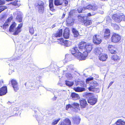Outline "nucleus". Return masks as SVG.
<instances>
[{
  "label": "nucleus",
  "mask_w": 125,
  "mask_h": 125,
  "mask_svg": "<svg viewBox=\"0 0 125 125\" xmlns=\"http://www.w3.org/2000/svg\"><path fill=\"white\" fill-rule=\"evenodd\" d=\"M93 48V45L91 44L87 43L82 42H80L79 45V49L80 51H83V53H82L83 56H85L84 60L88 56V53L90 52L92 50Z\"/></svg>",
  "instance_id": "obj_1"
},
{
  "label": "nucleus",
  "mask_w": 125,
  "mask_h": 125,
  "mask_svg": "<svg viewBox=\"0 0 125 125\" xmlns=\"http://www.w3.org/2000/svg\"><path fill=\"white\" fill-rule=\"evenodd\" d=\"M80 50L77 49L76 47H74L71 50V52L75 57L80 60H84L85 56H83L82 53L79 52Z\"/></svg>",
  "instance_id": "obj_2"
},
{
  "label": "nucleus",
  "mask_w": 125,
  "mask_h": 125,
  "mask_svg": "<svg viewBox=\"0 0 125 125\" xmlns=\"http://www.w3.org/2000/svg\"><path fill=\"white\" fill-rule=\"evenodd\" d=\"M87 17V15L85 14L83 15H80L78 16V18L79 20L84 24V25L88 26L91 25L92 23V21L91 20H86Z\"/></svg>",
  "instance_id": "obj_3"
},
{
  "label": "nucleus",
  "mask_w": 125,
  "mask_h": 125,
  "mask_svg": "<svg viewBox=\"0 0 125 125\" xmlns=\"http://www.w3.org/2000/svg\"><path fill=\"white\" fill-rule=\"evenodd\" d=\"M113 19L117 22H119L122 20L125 21V17L123 13L115 14L112 16Z\"/></svg>",
  "instance_id": "obj_4"
},
{
  "label": "nucleus",
  "mask_w": 125,
  "mask_h": 125,
  "mask_svg": "<svg viewBox=\"0 0 125 125\" xmlns=\"http://www.w3.org/2000/svg\"><path fill=\"white\" fill-rule=\"evenodd\" d=\"M120 36L118 34L113 33L111 38V41L113 42H118L121 39Z\"/></svg>",
  "instance_id": "obj_5"
},
{
  "label": "nucleus",
  "mask_w": 125,
  "mask_h": 125,
  "mask_svg": "<svg viewBox=\"0 0 125 125\" xmlns=\"http://www.w3.org/2000/svg\"><path fill=\"white\" fill-rule=\"evenodd\" d=\"M93 42L95 44H100L102 42L101 37L99 35H94L93 37Z\"/></svg>",
  "instance_id": "obj_6"
},
{
  "label": "nucleus",
  "mask_w": 125,
  "mask_h": 125,
  "mask_svg": "<svg viewBox=\"0 0 125 125\" xmlns=\"http://www.w3.org/2000/svg\"><path fill=\"white\" fill-rule=\"evenodd\" d=\"M17 15L16 19L19 22H21L22 21L23 14L21 12L19 11H17L13 13V15Z\"/></svg>",
  "instance_id": "obj_7"
},
{
  "label": "nucleus",
  "mask_w": 125,
  "mask_h": 125,
  "mask_svg": "<svg viewBox=\"0 0 125 125\" xmlns=\"http://www.w3.org/2000/svg\"><path fill=\"white\" fill-rule=\"evenodd\" d=\"M43 3L41 1H40L38 3V5L37 6L38 12L40 13H42L44 12V6Z\"/></svg>",
  "instance_id": "obj_8"
},
{
  "label": "nucleus",
  "mask_w": 125,
  "mask_h": 125,
  "mask_svg": "<svg viewBox=\"0 0 125 125\" xmlns=\"http://www.w3.org/2000/svg\"><path fill=\"white\" fill-rule=\"evenodd\" d=\"M93 77H90L87 79L86 80V82L87 83H90V86L95 87L98 85V83L97 82L95 81H93L91 82V81L93 80Z\"/></svg>",
  "instance_id": "obj_9"
},
{
  "label": "nucleus",
  "mask_w": 125,
  "mask_h": 125,
  "mask_svg": "<svg viewBox=\"0 0 125 125\" xmlns=\"http://www.w3.org/2000/svg\"><path fill=\"white\" fill-rule=\"evenodd\" d=\"M17 24L15 22H14L10 25L9 31L10 32H13L12 34L14 35H17L14 34L15 32L16 31L17 28H16Z\"/></svg>",
  "instance_id": "obj_10"
},
{
  "label": "nucleus",
  "mask_w": 125,
  "mask_h": 125,
  "mask_svg": "<svg viewBox=\"0 0 125 125\" xmlns=\"http://www.w3.org/2000/svg\"><path fill=\"white\" fill-rule=\"evenodd\" d=\"M12 85L15 91H16L19 89L18 83L15 80L13 79L11 81Z\"/></svg>",
  "instance_id": "obj_11"
},
{
  "label": "nucleus",
  "mask_w": 125,
  "mask_h": 125,
  "mask_svg": "<svg viewBox=\"0 0 125 125\" xmlns=\"http://www.w3.org/2000/svg\"><path fill=\"white\" fill-rule=\"evenodd\" d=\"M108 48L110 52L112 54H115L117 53V49L114 46L109 45Z\"/></svg>",
  "instance_id": "obj_12"
},
{
  "label": "nucleus",
  "mask_w": 125,
  "mask_h": 125,
  "mask_svg": "<svg viewBox=\"0 0 125 125\" xmlns=\"http://www.w3.org/2000/svg\"><path fill=\"white\" fill-rule=\"evenodd\" d=\"M103 51V50L101 47H98L94 48V52L96 55H98L101 54Z\"/></svg>",
  "instance_id": "obj_13"
},
{
  "label": "nucleus",
  "mask_w": 125,
  "mask_h": 125,
  "mask_svg": "<svg viewBox=\"0 0 125 125\" xmlns=\"http://www.w3.org/2000/svg\"><path fill=\"white\" fill-rule=\"evenodd\" d=\"M81 107L82 108H84L87 105L86 101L84 99H81L79 100Z\"/></svg>",
  "instance_id": "obj_14"
},
{
  "label": "nucleus",
  "mask_w": 125,
  "mask_h": 125,
  "mask_svg": "<svg viewBox=\"0 0 125 125\" xmlns=\"http://www.w3.org/2000/svg\"><path fill=\"white\" fill-rule=\"evenodd\" d=\"M98 7L95 5H87L86 7L84 8L85 9L88 10H92L95 11L97 9Z\"/></svg>",
  "instance_id": "obj_15"
},
{
  "label": "nucleus",
  "mask_w": 125,
  "mask_h": 125,
  "mask_svg": "<svg viewBox=\"0 0 125 125\" xmlns=\"http://www.w3.org/2000/svg\"><path fill=\"white\" fill-rule=\"evenodd\" d=\"M62 29H60L59 31L56 33L53 34L52 35V38L53 39L55 37H60L62 34Z\"/></svg>",
  "instance_id": "obj_16"
},
{
  "label": "nucleus",
  "mask_w": 125,
  "mask_h": 125,
  "mask_svg": "<svg viewBox=\"0 0 125 125\" xmlns=\"http://www.w3.org/2000/svg\"><path fill=\"white\" fill-rule=\"evenodd\" d=\"M70 97L72 99L74 100H75L80 98L79 95L75 93H72Z\"/></svg>",
  "instance_id": "obj_17"
},
{
  "label": "nucleus",
  "mask_w": 125,
  "mask_h": 125,
  "mask_svg": "<svg viewBox=\"0 0 125 125\" xmlns=\"http://www.w3.org/2000/svg\"><path fill=\"white\" fill-rule=\"evenodd\" d=\"M7 92V88L6 86H4L0 89V96H2L6 94Z\"/></svg>",
  "instance_id": "obj_18"
},
{
  "label": "nucleus",
  "mask_w": 125,
  "mask_h": 125,
  "mask_svg": "<svg viewBox=\"0 0 125 125\" xmlns=\"http://www.w3.org/2000/svg\"><path fill=\"white\" fill-rule=\"evenodd\" d=\"M107 58V55L105 53H101L99 56V60L103 61H106Z\"/></svg>",
  "instance_id": "obj_19"
},
{
  "label": "nucleus",
  "mask_w": 125,
  "mask_h": 125,
  "mask_svg": "<svg viewBox=\"0 0 125 125\" xmlns=\"http://www.w3.org/2000/svg\"><path fill=\"white\" fill-rule=\"evenodd\" d=\"M110 35V31L108 29H106L104 32V37L106 39H108L109 38Z\"/></svg>",
  "instance_id": "obj_20"
},
{
  "label": "nucleus",
  "mask_w": 125,
  "mask_h": 125,
  "mask_svg": "<svg viewBox=\"0 0 125 125\" xmlns=\"http://www.w3.org/2000/svg\"><path fill=\"white\" fill-rule=\"evenodd\" d=\"M23 24L22 23H21L19 24L17 28V30L15 32L14 34L16 35H18L21 32V28L22 27Z\"/></svg>",
  "instance_id": "obj_21"
},
{
  "label": "nucleus",
  "mask_w": 125,
  "mask_h": 125,
  "mask_svg": "<svg viewBox=\"0 0 125 125\" xmlns=\"http://www.w3.org/2000/svg\"><path fill=\"white\" fill-rule=\"evenodd\" d=\"M63 35L65 39L69 38V31L68 29H65L63 32Z\"/></svg>",
  "instance_id": "obj_22"
},
{
  "label": "nucleus",
  "mask_w": 125,
  "mask_h": 125,
  "mask_svg": "<svg viewBox=\"0 0 125 125\" xmlns=\"http://www.w3.org/2000/svg\"><path fill=\"white\" fill-rule=\"evenodd\" d=\"M87 101L88 103L91 105H94L96 102L97 99L95 98H90Z\"/></svg>",
  "instance_id": "obj_23"
},
{
  "label": "nucleus",
  "mask_w": 125,
  "mask_h": 125,
  "mask_svg": "<svg viewBox=\"0 0 125 125\" xmlns=\"http://www.w3.org/2000/svg\"><path fill=\"white\" fill-rule=\"evenodd\" d=\"M71 122L68 119H66L64 121L61 122L60 125H71Z\"/></svg>",
  "instance_id": "obj_24"
},
{
  "label": "nucleus",
  "mask_w": 125,
  "mask_h": 125,
  "mask_svg": "<svg viewBox=\"0 0 125 125\" xmlns=\"http://www.w3.org/2000/svg\"><path fill=\"white\" fill-rule=\"evenodd\" d=\"M112 59L115 62H118L120 60V58L117 55H114L112 57Z\"/></svg>",
  "instance_id": "obj_25"
},
{
  "label": "nucleus",
  "mask_w": 125,
  "mask_h": 125,
  "mask_svg": "<svg viewBox=\"0 0 125 125\" xmlns=\"http://www.w3.org/2000/svg\"><path fill=\"white\" fill-rule=\"evenodd\" d=\"M64 42V44L63 45L66 47H69L72 44V42L69 41L65 40Z\"/></svg>",
  "instance_id": "obj_26"
},
{
  "label": "nucleus",
  "mask_w": 125,
  "mask_h": 125,
  "mask_svg": "<svg viewBox=\"0 0 125 125\" xmlns=\"http://www.w3.org/2000/svg\"><path fill=\"white\" fill-rule=\"evenodd\" d=\"M54 4L56 6L61 5L62 4V0H55L54 1Z\"/></svg>",
  "instance_id": "obj_27"
},
{
  "label": "nucleus",
  "mask_w": 125,
  "mask_h": 125,
  "mask_svg": "<svg viewBox=\"0 0 125 125\" xmlns=\"http://www.w3.org/2000/svg\"><path fill=\"white\" fill-rule=\"evenodd\" d=\"M13 18V17L12 16H11L6 21L5 23L4 24L8 26V27L9 25V23L12 20Z\"/></svg>",
  "instance_id": "obj_28"
},
{
  "label": "nucleus",
  "mask_w": 125,
  "mask_h": 125,
  "mask_svg": "<svg viewBox=\"0 0 125 125\" xmlns=\"http://www.w3.org/2000/svg\"><path fill=\"white\" fill-rule=\"evenodd\" d=\"M73 120L74 123L76 124H78L80 123V118L79 116H77L76 117L74 118Z\"/></svg>",
  "instance_id": "obj_29"
},
{
  "label": "nucleus",
  "mask_w": 125,
  "mask_h": 125,
  "mask_svg": "<svg viewBox=\"0 0 125 125\" xmlns=\"http://www.w3.org/2000/svg\"><path fill=\"white\" fill-rule=\"evenodd\" d=\"M117 125H125V122L122 120L119 119L116 122Z\"/></svg>",
  "instance_id": "obj_30"
},
{
  "label": "nucleus",
  "mask_w": 125,
  "mask_h": 125,
  "mask_svg": "<svg viewBox=\"0 0 125 125\" xmlns=\"http://www.w3.org/2000/svg\"><path fill=\"white\" fill-rule=\"evenodd\" d=\"M74 90L76 92H81L85 91V89L84 88L77 87L74 88Z\"/></svg>",
  "instance_id": "obj_31"
},
{
  "label": "nucleus",
  "mask_w": 125,
  "mask_h": 125,
  "mask_svg": "<svg viewBox=\"0 0 125 125\" xmlns=\"http://www.w3.org/2000/svg\"><path fill=\"white\" fill-rule=\"evenodd\" d=\"M72 31L74 34V37H77L79 35V33L78 31L75 29H73Z\"/></svg>",
  "instance_id": "obj_32"
},
{
  "label": "nucleus",
  "mask_w": 125,
  "mask_h": 125,
  "mask_svg": "<svg viewBox=\"0 0 125 125\" xmlns=\"http://www.w3.org/2000/svg\"><path fill=\"white\" fill-rule=\"evenodd\" d=\"M66 21L68 24H69L72 23L73 22H74V20L71 18L69 17L66 19Z\"/></svg>",
  "instance_id": "obj_33"
},
{
  "label": "nucleus",
  "mask_w": 125,
  "mask_h": 125,
  "mask_svg": "<svg viewBox=\"0 0 125 125\" xmlns=\"http://www.w3.org/2000/svg\"><path fill=\"white\" fill-rule=\"evenodd\" d=\"M58 42L59 43L62 45H63L64 44L65 40H64L63 38H60L58 39Z\"/></svg>",
  "instance_id": "obj_34"
},
{
  "label": "nucleus",
  "mask_w": 125,
  "mask_h": 125,
  "mask_svg": "<svg viewBox=\"0 0 125 125\" xmlns=\"http://www.w3.org/2000/svg\"><path fill=\"white\" fill-rule=\"evenodd\" d=\"M67 70L70 72H73V65H70L67 67Z\"/></svg>",
  "instance_id": "obj_35"
},
{
  "label": "nucleus",
  "mask_w": 125,
  "mask_h": 125,
  "mask_svg": "<svg viewBox=\"0 0 125 125\" xmlns=\"http://www.w3.org/2000/svg\"><path fill=\"white\" fill-rule=\"evenodd\" d=\"M65 84L66 85L69 87H71L73 84V82L68 81H66Z\"/></svg>",
  "instance_id": "obj_36"
},
{
  "label": "nucleus",
  "mask_w": 125,
  "mask_h": 125,
  "mask_svg": "<svg viewBox=\"0 0 125 125\" xmlns=\"http://www.w3.org/2000/svg\"><path fill=\"white\" fill-rule=\"evenodd\" d=\"M11 3L14 5L17 6H20V1H18L17 0H15L14 2H12Z\"/></svg>",
  "instance_id": "obj_37"
},
{
  "label": "nucleus",
  "mask_w": 125,
  "mask_h": 125,
  "mask_svg": "<svg viewBox=\"0 0 125 125\" xmlns=\"http://www.w3.org/2000/svg\"><path fill=\"white\" fill-rule=\"evenodd\" d=\"M66 77L69 80L73 78V77L71 74L69 73H67L66 74Z\"/></svg>",
  "instance_id": "obj_38"
},
{
  "label": "nucleus",
  "mask_w": 125,
  "mask_h": 125,
  "mask_svg": "<svg viewBox=\"0 0 125 125\" xmlns=\"http://www.w3.org/2000/svg\"><path fill=\"white\" fill-rule=\"evenodd\" d=\"M72 108H78L79 107V104L77 103H74L72 104Z\"/></svg>",
  "instance_id": "obj_39"
},
{
  "label": "nucleus",
  "mask_w": 125,
  "mask_h": 125,
  "mask_svg": "<svg viewBox=\"0 0 125 125\" xmlns=\"http://www.w3.org/2000/svg\"><path fill=\"white\" fill-rule=\"evenodd\" d=\"M85 7H83V9L81 7H80L78 9V12L80 13L81 12H84V10L86 9H84V8Z\"/></svg>",
  "instance_id": "obj_40"
},
{
  "label": "nucleus",
  "mask_w": 125,
  "mask_h": 125,
  "mask_svg": "<svg viewBox=\"0 0 125 125\" xmlns=\"http://www.w3.org/2000/svg\"><path fill=\"white\" fill-rule=\"evenodd\" d=\"M96 89L95 87L92 86H90L88 88L89 90L90 91H95Z\"/></svg>",
  "instance_id": "obj_41"
},
{
  "label": "nucleus",
  "mask_w": 125,
  "mask_h": 125,
  "mask_svg": "<svg viewBox=\"0 0 125 125\" xmlns=\"http://www.w3.org/2000/svg\"><path fill=\"white\" fill-rule=\"evenodd\" d=\"M6 6H0V11L1 12L2 11L4 10L5 9H7Z\"/></svg>",
  "instance_id": "obj_42"
},
{
  "label": "nucleus",
  "mask_w": 125,
  "mask_h": 125,
  "mask_svg": "<svg viewBox=\"0 0 125 125\" xmlns=\"http://www.w3.org/2000/svg\"><path fill=\"white\" fill-rule=\"evenodd\" d=\"M70 108V109H72L73 108L72 107V105L70 104L67 105L66 106V109L67 110H68Z\"/></svg>",
  "instance_id": "obj_43"
},
{
  "label": "nucleus",
  "mask_w": 125,
  "mask_h": 125,
  "mask_svg": "<svg viewBox=\"0 0 125 125\" xmlns=\"http://www.w3.org/2000/svg\"><path fill=\"white\" fill-rule=\"evenodd\" d=\"M60 120V119H58L57 120H54L52 124V125H54L57 124L58 122Z\"/></svg>",
  "instance_id": "obj_44"
},
{
  "label": "nucleus",
  "mask_w": 125,
  "mask_h": 125,
  "mask_svg": "<svg viewBox=\"0 0 125 125\" xmlns=\"http://www.w3.org/2000/svg\"><path fill=\"white\" fill-rule=\"evenodd\" d=\"M49 7H53V0H50L49 1Z\"/></svg>",
  "instance_id": "obj_45"
},
{
  "label": "nucleus",
  "mask_w": 125,
  "mask_h": 125,
  "mask_svg": "<svg viewBox=\"0 0 125 125\" xmlns=\"http://www.w3.org/2000/svg\"><path fill=\"white\" fill-rule=\"evenodd\" d=\"M62 0V3L63 2L64 3L65 6H66L67 5L68 3V0Z\"/></svg>",
  "instance_id": "obj_46"
},
{
  "label": "nucleus",
  "mask_w": 125,
  "mask_h": 125,
  "mask_svg": "<svg viewBox=\"0 0 125 125\" xmlns=\"http://www.w3.org/2000/svg\"><path fill=\"white\" fill-rule=\"evenodd\" d=\"M29 32H30L32 34L34 32V29L32 28H29Z\"/></svg>",
  "instance_id": "obj_47"
},
{
  "label": "nucleus",
  "mask_w": 125,
  "mask_h": 125,
  "mask_svg": "<svg viewBox=\"0 0 125 125\" xmlns=\"http://www.w3.org/2000/svg\"><path fill=\"white\" fill-rule=\"evenodd\" d=\"M75 10H71L69 13V15H71L73 14L75 12Z\"/></svg>",
  "instance_id": "obj_48"
},
{
  "label": "nucleus",
  "mask_w": 125,
  "mask_h": 125,
  "mask_svg": "<svg viewBox=\"0 0 125 125\" xmlns=\"http://www.w3.org/2000/svg\"><path fill=\"white\" fill-rule=\"evenodd\" d=\"M5 3V1L4 0H0V5L3 4Z\"/></svg>",
  "instance_id": "obj_49"
},
{
  "label": "nucleus",
  "mask_w": 125,
  "mask_h": 125,
  "mask_svg": "<svg viewBox=\"0 0 125 125\" xmlns=\"http://www.w3.org/2000/svg\"><path fill=\"white\" fill-rule=\"evenodd\" d=\"M114 28L116 30H117L119 29V27L117 25H114Z\"/></svg>",
  "instance_id": "obj_50"
},
{
  "label": "nucleus",
  "mask_w": 125,
  "mask_h": 125,
  "mask_svg": "<svg viewBox=\"0 0 125 125\" xmlns=\"http://www.w3.org/2000/svg\"><path fill=\"white\" fill-rule=\"evenodd\" d=\"M1 27H2L3 29H5L6 28H8V26L6 25H5L4 24L2 26H1Z\"/></svg>",
  "instance_id": "obj_51"
},
{
  "label": "nucleus",
  "mask_w": 125,
  "mask_h": 125,
  "mask_svg": "<svg viewBox=\"0 0 125 125\" xmlns=\"http://www.w3.org/2000/svg\"><path fill=\"white\" fill-rule=\"evenodd\" d=\"M13 71L11 70H9V75H11L12 73L13 72Z\"/></svg>",
  "instance_id": "obj_52"
},
{
  "label": "nucleus",
  "mask_w": 125,
  "mask_h": 125,
  "mask_svg": "<svg viewBox=\"0 0 125 125\" xmlns=\"http://www.w3.org/2000/svg\"><path fill=\"white\" fill-rule=\"evenodd\" d=\"M65 13H64L62 15V19H63V18L65 17Z\"/></svg>",
  "instance_id": "obj_53"
},
{
  "label": "nucleus",
  "mask_w": 125,
  "mask_h": 125,
  "mask_svg": "<svg viewBox=\"0 0 125 125\" xmlns=\"http://www.w3.org/2000/svg\"><path fill=\"white\" fill-rule=\"evenodd\" d=\"M53 7H50V10H52V11H53Z\"/></svg>",
  "instance_id": "obj_54"
},
{
  "label": "nucleus",
  "mask_w": 125,
  "mask_h": 125,
  "mask_svg": "<svg viewBox=\"0 0 125 125\" xmlns=\"http://www.w3.org/2000/svg\"><path fill=\"white\" fill-rule=\"evenodd\" d=\"M113 83H114L113 82V81L111 82L109 84V86H111L112 85V84Z\"/></svg>",
  "instance_id": "obj_55"
},
{
  "label": "nucleus",
  "mask_w": 125,
  "mask_h": 125,
  "mask_svg": "<svg viewBox=\"0 0 125 125\" xmlns=\"http://www.w3.org/2000/svg\"><path fill=\"white\" fill-rule=\"evenodd\" d=\"M91 16V14L90 13H88V14L87 16H87Z\"/></svg>",
  "instance_id": "obj_56"
},
{
  "label": "nucleus",
  "mask_w": 125,
  "mask_h": 125,
  "mask_svg": "<svg viewBox=\"0 0 125 125\" xmlns=\"http://www.w3.org/2000/svg\"><path fill=\"white\" fill-rule=\"evenodd\" d=\"M68 56V55H65V60H66V58H67V56Z\"/></svg>",
  "instance_id": "obj_57"
},
{
  "label": "nucleus",
  "mask_w": 125,
  "mask_h": 125,
  "mask_svg": "<svg viewBox=\"0 0 125 125\" xmlns=\"http://www.w3.org/2000/svg\"><path fill=\"white\" fill-rule=\"evenodd\" d=\"M57 98V97H54L53 98V100H56V99Z\"/></svg>",
  "instance_id": "obj_58"
},
{
  "label": "nucleus",
  "mask_w": 125,
  "mask_h": 125,
  "mask_svg": "<svg viewBox=\"0 0 125 125\" xmlns=\"http://www.w3.org/2000/svg\"><path fill=\"white\" fill-rule=\"evenodd\" d=\"M110 86H109V84L108 86V88H109Z\"/></svg>",
  "instance_id": "obj_59"
}]
</instances>
